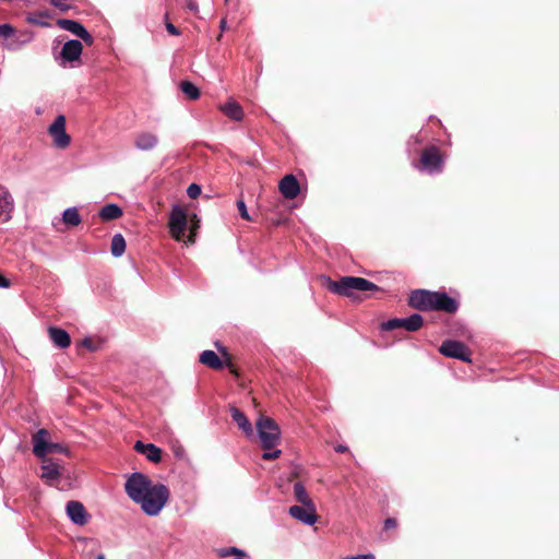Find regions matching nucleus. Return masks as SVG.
Masks as SVG:
<instances>
[{"instance_id":"1","label":"nucleus","mask_w":559,"mask_h":559,"mask_svg":"<svg viewBox=\"0 0 559 559\" xmlns=\"http://www.w3.org/2000/svg\"><path fill=\"white\" fill-rule=\"evenodd\" d=\"M124 491L128 498L139 504L148 516L158 515L170 497L169 488L165 484L153 483L141 472H133L127 476Z\"/></svg>"},{"instance_id":"2","label":"nucleus","mask_w":559,"mask_h":559,"mask_svg":"<svg viewBox=\"0 0 559 559\" xmlns=\"http://www.w3.org/2000/svg\"><path fill=\"white\" fill-rule=\"evenodd\" d=\"M328 288L334 294L352 297L354 292L379 290L372 282L355 276H343L338 281L328 280Z\"/></svg>"},{"instance_id":"3","label":"nucleus","mask_w":559,"mask_h":559,"mask_svg":"<svg viewBox=\"0 0 559 559\" xmlns=\"http://www.w3.org/2000/svg\"><path fill=\"white\" fill-rule=\"evenodd\" d=\"M57 40L53 41L52 52L53 59L61 68H75L81 64V56L83 52V45L78 39L67 40L60 51L57 49Z\"/></svg>"},{"instance_id":"4","label":"nucleus","mask_w":559,"mask_h":559,"mask_svg":"<svg viewBox=\"0 0 559 559\" xmlns=\"http://www.w3.org/2000/svg\"><path fill=\"white\" fill-rule=\"evenodd\" d=\"M49 431L45 428L39 429L32 437L33 453L38 459H48L49 453H63L69 454V450L66 445L57 442L49 441Z\"/></svg>"},{"instance_id":"5","label":"nucleus","mask_w":559,"mask_h":559,"mask_svg":"<svg viewBox=\"0 0 559 559\" xmlns=\"http://www.w3.org/2000/svg\"><path fill=\"white\" fill-rule=\"evenodd\" d=\"M258 436L265 450L275 448L281 439L278 425L270 417L261 416L257 421Z\"/></svg>"},{"instance_id":"6","label":"nucleus","mask_w":559,"mask_h":559,"mask_svg":"<svg viewBox=\"0 0 559 559\" xmlns=\"http://www.w3.org/2000/svg\"><path fill=\"white\" fill-rule=\"evenodd\" d=\"M423 317L418 313H413L407 318H393L381 324L383 331H392L396 329H404L408 332H416L423 326Z\"/></svg>"},{"instance_id":"7","label":"nucleus","mask_w":559,"mask_h":559,"mask_svg":"<svg viewBox=\"0 0 559 559\" xmlns=\"http://www.w3.org/2000/svg\"><path fill=\"white\" fill-rule=\"evenodd\" d=\"M187 214L179 205H174L169 215V231L176 240H180L187 229Z\"/></svg>"},{"instance_id":"8","label":"nucleus","mask_w":559,"mask_h":559,"mask_svg":"<svg viewBox=\"0 0 559 559\" xmlns=\"http://www.w3.org/2000/svg\"><path fill=\"white\" fill-rule=\"evenodd\" d=\"M439 352L445 357L456 358L462 361H471V350L459 341L447 340L442 342L439 347Z\"/></svg>"},{"instance_id":"9","label":"nucleus","mask_w":559,"mask_h":559,"mask_svg":"<svg viewBox=\"0 0 559 559\" xmlns=\"http://www.w3.org/2000/svg\"><path fill=\"white\" fill-rule=\"evenodd\" d=\"M49 134L53 140V144L58 148H66L71 143V138L66 131V118L63 115H59L55 121L50 124Z\"/></svg>"},{"instance_id":"10","label":"nucleus","mask_w":559,"mask_h":559,"mask_svg":"<svg viewBox=\"0 0 559 559\" xmlns=\"http://www.w3.org/2000/svg\"><path fill=\"white\" fill-rule=\"evenodd\" d=\"M421 169L429 174H437L442 170V159L436 146L426 148L420 157Z\"/></svg>"},{"instance_id":"11","label":"nucleus","mask_w":559,"mask_h":559,"mask_svg":"<svg viewBox=\"0 0 559 559\" xmlns=\"http://www.w3.org/2000/svg\"><path fill=\"white\" fill-rule=\"evenodd\" d=\"M15 212V200L13 194L5 187H0V222L8 223L13 218Z\"/></svg>"},{"instance_id":"12","label":"nucleus","mask_w":559,"mask_h":559,"mask_svg":"<svg viewBox=\"0 0 559 559\" xmlns=\"http://www.w3.org/2000/svg\"><path fill=\"white\" fill-rule=\"evenodd\" d=\"M432 294L433 292L426 289H416L409 294L408 305L420 311L432 310Z\"/></svg>"},{"instance_id":"13","label":"nucleus","mask_w":559,"mask_h":559,"mask_svg":"<svg viewBox=\"0 0 559 559\" xmlns=\"http://www.w3.org/2000/svg\"><path fill=\"white\" fill-rule=\"evenodd\" d=\"M41 461V473L39 477L49 486H55L60 478L61 465L51 459H39Z\"/></svg>"},{"instance_id":"14","label":"nucleus","mask_w":559,"mask_h":559,"mask_svg":"<svg viewBox=\"0 0 559 559\" xmlns=\"http://www.w3.org/2000/svg\"><path fill=\"white\" fill-rule=\"evenodd\" d=\"M288 513L292 518L307 525H313L318 520L316 506H292Z\"/></svg>"},{"instance_id":"15","label":"nucleus","mask_w":559,"mask_h":559,"mask_svg":"<svg viewBox=\"0 0 559 559\" xmlns=\"http://www.w3.org/2000/svg\"><path fill=\"white\" fill-rule=\"evenodd\" d=\"M459 309L457 301L450 297L445 292H433L432 310H441L447 313H454Z\"/></svg>"},{"instance_id":"16","label":"nucleus","mask_w":559,"mask_h":559,"mask_svg":"<svg viewBox=\"0 0 559 559\" xmlns=\"http://www.w3.org/2000/svg\"><path fill=\"white\" fill-rule=\"evenodd\" d=\"M66 511L70 520L76 525H84L88 521L90 515L80 501H69L66 506Z\"/></svg>"},{"instance_id":"17","label":"nucleus","mask_w":559,"mask_h":559,"mask_svg":"<svg viewBox=\"0 0 559 559\" xmlns=\"http://www.w3.org/2000/svg\"><path fill=\"white\" fill-rule=\"evenodd\" d=\"M278 189L284 198L288 200H294L300 192L299 182L292 174L284 176L280 181Z\"/></svg>"},{"instance_id":"18","label":"nucleus","mask_w":559,"mask_h":559,"mask_svg":"<svg viewBox=\"0 0 559 559\" xmlns=\"http://www.w3.org/2000/svg\"><path fill=\"white\" fill-rule=\"evenodd\" d=\"M158 144V136L152 132H141L134 139V146L139 151H151Z\"/></svg>"},{"instance_id":"19","label":"nucleus","mask_w":559,"mask_h":559,"mask_svg":"<svg viewBox=\"0 0 559 559\" xmlns=\"http://www.w3.org/2000/svg\"><path fill=\"white\" fill-rule=\"evenodd\" d=\"M134 449L144 454L150 462L158 463L162 460V450L153 443L136 441Z\"/></svg>"},{"instance_id":"20","label":"nucleus","mask_w":559,"mask_h":559,"mask_svg":"<svg viewBox=\"0 0 559 559\" xmlns=\"http://www.w3.org/2000/svg\"><path fill=\"white\" fill-rule=\"evenodd\" d=\"M48 334L53 345L58 348L63 349L71 345L70 334L61 328L50 326L48 329Z\"/></svg>"},{"instance_id":"21","label":"nucleus","mask_w":559,"mask_h":559,"mask_svg":"<svg viewBox=\"0 0 559 559\" xmlns=\"http://www.w3.org/2000/svg\"><path fill=\"white\" fill-rule=\"evenodd\" d=\"M218 108L226 117L234 121H241L243 119V109L234 99H228L225 104L219 105Z\"/></svg>"},{"instance_id":"22","label":"nucleus","mask_w":559,"mask_h":559,"mask_svg":"<svg viewBox=\"0 0 559 559\" xmlns=\"http://www.w3.org/2000/svg\"><path fill=\"white\" fill-rule=\"evenodd\" d=\"M230 416L233 420L238 425V427L246 433V436H252V425L243 412L234 406L230 407Z\"/></svg>"},{"instance_id":"23","label":"nucleus","mask_w":559,"mask_h":559,"mask_svg":"<svg viewBox=\"0 0 559 559\" xmlns=\"http://www.w3.org/2000/svg\"><path fill=\"white\" fill-rule=\"evenodd\" d=\"M122 214V209L115 203L106 204L99 211V217L103 221H114L121 217Z\"/></svg>"},{"instance_id":"24","label":"nucleus","mask_w":559,"mask_h":559,"mask_svg":"<svg viewBox=\"0 0 559 559\" xmlns=\"http://www.w3.org/2000/svg\"><path fill=\"white\" fill-rule=\"evenodd\" d=\"M56 24L64 31H68L75 35L76 37L82 33L85 28L80 22L70 20V19H58Z\"/></svg>"},{"instance_id":"25","label":"nucleus","mask_w":559,"mask_h":559,"mask_svg":"<svg viewBox=\"0 0 559 559\" xmlns=\"http://www.w3.org/2000/svg\"><path fill=\"white\" fill-rule=\"evenodd\" d=\"M200 362L214 369H221L223 367L222 360L214 350H204L200 355Z\"/></svg>"},{"instance_id":"26","label":"nucleus","mask_w":559,"mask_h":559,"mask_svg":"<svg viewBox=\"0 0 559 559\" xmlns=\"http://www.w3.org/2000/svg\"><path fill=\"white\" fill-rule=\"evenodd\" d=\"M295 499L302 506H314L305 486L297 481L293 486Z\"/></svg>"},{"instance_id":"27","label":"nucleus","mask_w":559,"mask_h":559,"mask_svg":"<svg viewBox=\"0 0 559 559\" xmlns=\"http://www.w3.org/2000/svg\"><path fill=\"white\" fill-rule=\"evenodd\" d=\"M111 254L116 258L121 257L126 251V240L121 234H116L111 238Z\"/></svg>"},{"instance_id":"28","label":"nucleus","mask_w":559,"mask_h":559,"mask_svg":"<svg viewBox=\"0 0 559 559\" xmlns=\"http://www.w3.org/2000/svg\"><path fill=\"white\" fill-rule=\"evenodd\" d=\"M62 221L70 226H78L81 224V216L76 207H69L62 213Z\"/></svg>"},{"instance_id":"29","label":"nucleus","mask_w":559,"mask_h":559,"mask_svg":"<svg viewBox=\"0 0 559 559\" xmlns=\"http://www.w3.org/2000/svg\"><path fill=\"white\" fill-rule=\"evenodd\" d=\"M182 93L190 99H198L200 97L199 88L189 81H183L180 84Z\"/></svg>"},{"instance_id":"30","label":"nucleus","mask_w":559,"mask_h":559,"mask_svg":"<svg viewBox=\"0 0 559 559\" xmlns=\"http://www.w3.org/2000/svg\"><path fill=\"white\" fill-rule=\"evenodd\" d=\"M219 557L225 558L231 555L245 557L246 552L237 547H226L218 551Z\"/></svg>"},{"instance_id":"31","label":"nucleus","mask_w":559,"mask_h":559,"mask_svg":"<svg viewBox=\"0 0 559 559\" xmlns=\"http://www.w3.org/2000/svg\"><path fill=\"white\" fill-rule=\"evenodd\" d=\"M237 209L239 211L241 218L246 221H251V216L249 215L246 203L242 199H239L237 201Z\"/></svg>"},{"instance_id":"32","label":"nucleus","mask_w":559,"mask_h":559,"mask_svg":"<svg viewBox=\"0 0 559 559\" xmlns=\"http://www.w3.org/2000/svg\"><path fill=\"white\" fill-rule=\"evenodd\" d=\"M50 3L61 12H68L72 9V5L68 3V0H50Z\"/></svg>"},{"instance_id":"33","label":"nucleus","mask_w":559,"mask_h":559,"mask_svg":"<svg viewBox=\"0 0 559 559\" xmlns=\"http://www.w3.org/2000/svg\"><path fill=\"white\" fill-rule=\"evenodd\" d=\"M187 194L191 199H195L201 194V187L197 183H191L187 189Z\"/></svg>"},{"instance_id":"34","label":"nucleus","mask_w":559,"mask_h":559,"mask_svg":"<svg viewBox=\"0 0 559 559\" xmlns=\"http://www.w3.org/2000/svg\"><path fill=\"white\" fill-rule=\"evenodd\" d=\"M281 454H282V451L280 449H275L272 451L267 450L262 454V459L266 460V461H271V460L280 457Z\"/></svg>"},{"instance_id":"35","label":"nucleus","mask_w":559,"mask_h":559,"mask_svg":"<svg viewBox=\"0 0 559 559\" xmlns=\"http://www.w3.org/2000/svg\"><path fill=\"white\" fill-rule=\"evenodd\" d=\"M14 29L10 24H1L0 25V36L8 38L13 34Z\"/></svg>"},{"instance_id":"36","label":"nucleus","mask_w":559,"mask_h":559,"mask_svg":"<svg viewBox=\"0 0 559 559\" xmlns=\"http://www.w3.org/2000/svg\"><path fill=\"white\" fill-rule=\"evenodd\" d=\"M78 37L88 46L93 45L94 43V37L88 33L86 28H84Z\"/></svg>"},{"instance_id":"37","label":"nucleus","mask_w":559,"mask_h":559,"mask_svg":"<svg viewBox=\"0 0 559 559\" xmlns=\"http://www.w3.org/2000/svg\"><path fill=\"white\" fill-rule=\"evenodd\" d=\"M81 346L87 348L91 352H94L97 349V347L94 345V342L90 337H84L81 341Z\"/></svg>"},{"instance_id":"38","label":"nucleus","mask_w":559,"mask_h":559,"mask_svg":"<svg viewBox=\"0 0 559 559\" xmlns=\"http://www.w3.org/2000/svg\"><path fill=\"white\" fill-rule=\"evenodd\" d=\"M186 7L188 10H190L193 13L199 12V5L195 0H185Z\"/></svg>"},{"instance_id":"39","label":"nucleus","mask_w":559,"mask_h":559,"mask_svg":"<svg viewBox=\"0 0 559 559\" xmlns=\"http://www.w3.org/2000/svg\"><path fill=\"white\" fill-rule=\"evenodd\" d=\"M166 29L169 34L174 36L180 35V31L170 22H166Z\"/></svg>"},{"instance_id":"40","label":"nucleus","mask_w":559,"mask_h":559,"mask_svg":"<svg viewBox=\"0 0 559 559\" xmlns=\"http://www.w3.org/2000/svg\"><path fill=\"white\" fill-rule=\"evenodd\" d=\"M396 526V521L395 519H392V518H389L384 521V528L385 530H390V528H393Z\"/></svg>"},{"instance_id":"41","label":"nucleus","mask_w":559,"mask_h":559,"mask_svg":"<svg viewBox=\"0 0 559 559\" xmlns=\"http://www.w3.org/2000/svg\"><path fill=\"white\" fill-rule=\"evenodd\" d=\"M11 283L8 278H5L2 274H0V288L10 287Z\"/></svg>"},{"instance_id":"42","label":"nucleus","mask_w":559,"mask_h":559,"mask_svg":"<svg viewBox=\"0 0 559 559\" xmlns=\"http://www.w3.org/2000/svg\"><path fill=\"white\" fill-rule=\"evenodd\" d=\"M335 451L338 452V453H344L347 451V447L346 445H343V444H338L335 447Z\"/></svg>"},{"instance_id":"43","label":"nucleus","mask_w":559,"mask_h":559,"mask_svg":"<svg viewBox=\"0 0 559 559\" xmlns=\"http://www.w3.org/2000/svg\"><path fill=\"white\" fill-rule=\"evenodd\" d=\"M96 559H105V556L103 554H99Z\"/></svg>"},{"instance_id":"44","label":"nucleus","mask_w":559,"mask_h":559,"mask_svg":"<svg viewBox=\"0 0 559 559\" xmlns=\"http://www.w3.org/2000/svg\"><path fill=\"white\" fill-rule=\"evenodd\" d=\"M221 27L224 28L225 27V21H222L221 22Z\"/></svg>"}]
</instances>
